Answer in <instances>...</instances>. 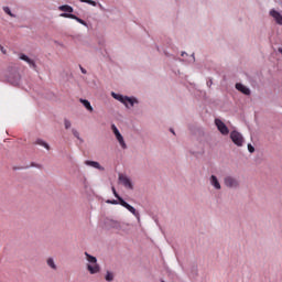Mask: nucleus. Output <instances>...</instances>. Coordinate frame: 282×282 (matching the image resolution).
<instances>
[{
    "mask_svg": "<svg viewBox=\"0 0 282 282\" xmlns=\"http://www.w3.org/2000/svg\"><path fill=\"white\" fill-rule=\"evenodd\" d=\"M210 184L214 186L217 191L221 189V184H219V180H217V176L212 175L210 176Z\"/></svg>",
    "mask_w": 282,
    "mask_h": 282,
    "instance_id": "obj_13",
    "label": "nucleus"
},
{
    "mask_svg": "<svg viewBox=\"0 0 282 282\" xmlns=\"http://www.w3.org/2000/svg\"><path fill=\"white\" fill-rule=\"evenodd\" d=\"M82 69V74H87V70H85V68L80 67Z\"/></svg>",
    "mask_w": 282,
    "mask_h": 282,
    "instance_id": "obj_27",
    "label": "nucleus"
},
{
    "mask_svg": "<svg viewBox=\"0 0 282 282\" xmlns=\"http://www.w3.org/2000/svg\"><path fill=\"white\" fill-rule=\"evenodd\" d=\"M79 102H82V105H84L85 109H87V111H90V113L94 111V107H91V102H89V100L79 99Z\"/></svg>",
    "mask_w": 282,
    "mask_h": 282,
    "instance_id": "obj_14",
    "label": "nucleus"
},
{
    "mask_svg": "<svg viewBox=\"0 0 282 282\" xmlns=\"http://www.w3.org/2000/svg\"><path fill=\"white\" fill-rule=\"evenodd\" d=\"M171 132L175 134V131L173 129H171Z\"/></svg>",
    "mask_w": 282,
    "mask_h": 282,
    "instance_id": "obj_30",
    "label": "nucleus"
},
{
    "mask_svg": "<svg viewBox=\"0 0 282 282\" xmlns=\"http://www.w3.org/2000/svg\"><path fill=\"white\" fill-rule=\"evenodd\" d=\"M230 139L237 147H243V135H241V133H239L238 131H232L230 133Z\"/></svg>",
    "mask_w": 282,
    "mask_h": 282,
    "instance_id": "obj_4",
    "label": "nucleus"
},
{
    "mask_svg": "<svg viewBox=\"0 0 282 282\" xmlns=\"http://www.w3.org/2000/svg\"><path fill=\"white\" fill-rule=\"evenodd\" d=\"M270 15L274 18L279 25H282V15L281 13H279V11L273 9L270 11Z\"/></svg>",
    "mask_w": 282,
    "mask_h": 282,
    "instance_id": "obj_9",
    "label": "nucleus"
},
{
    "mask_svg": "<svg viewBox=\"0 0 282 282\" xmlns=\"http://www.w3.org/2000/svg\"><path fill=\"white\" fill-rule=\"evenodd\" d=\"M278 52H280V54H282V48H279Z\"/></svg>",
    "mask_w": 282,
    "mask_h": 282,
    "instance_id": "obj_29",
    "label": "nucleus"
},
{
    "mask_svg": "<svg viewBox=\"0 0 282 282\" xmlns=\"http://www.w3.org/2000/svg\"><path fill=\"white\" fill-rule=\"evenodd\" d=\"M112 193H113L115 197L118 198L120 206H123V208H127V210H129V213L134 215V217H138L140 215L138 213V210H135L133 208V206L129 205V203L124 202V199H122V197H120V195H118V192H116V187H112Z\"/></svg>",
    "mask_w": 282,
    "mask_h": 282,
    "instance_id": "obj_2",
    "label": "nucleus"
},
{
    "mask_svg": "<svg viewBox=\"0 0 282 282\" xmlns=\"http://www.w3.org/2000/svg\"><path fill=\"white\" fill-rule=\"evenodd\" d=\"M0 50H1V52H2L3 54H6V51H4L3 46H0Z\"/></svg>",
    "mask_w": 282,
    "mask_h": 282,
    "instance_id": "obj_28",
    "label": "nucleus"
},
{
    "mask_svg": "<svg viewBox=\"0 0 282 282\" xmlns=\"http://www.w3.org/2000/svg\"><path fill=\"white\" fill-rule=\"evenodd\" d=\"M64 127L65 129H70L72 128V121H69L68 119L64 120Z\"/></svg>",
    "mask_w": 282,
    "mask_h": 282,
    "instance_id": "obj_21",
    "label": "nucleus"
},
{
    "mask_svg": "<svg viewBox=\"0 0 282 282\" xmlns=\"http://www.w3.org/2000/svg\"><path fill=\"white\" fill-rule=\"evenodd\" d=\"M58 10H61V12H68V14H72V12H74V8L68 4L58 7Z\"/></svg>",
    "mask_w": 282,
    "mask_h": 282,
    "instance_id": "obj_15",
    "label": "nucleus"
},
{
    "mask_svg": "<svg viewBox=\"0 0 282 282\" xmlns=\"http://www.w3.org/2000/svg\"><path fill=\"white\" fill-rule=\"evenodd\" d=\"M215 124L223 135H228V133H230V130H228V127L224 121H221V119H216Z\"/></svg>",
    "mask_w": 282,
    "mask_h": 282,
    "instance_id": "obj_6",
    "label": "nucleus"
},
{
    "mask_svg": "<svg viewBox=\"0 0 282 282\" xmlns=\"http://www.w3.org/2000/svg\"><path fill=\"white\" fill-rule=\"evenodd\" d=\"M20 58H21V61H24L25 63H28V64L30 65V67H33V68L35 69L36 63H34L33 59H31L30 57H28V55L21 54V55H20Z\"/></svg>",
    "mask_w": 282,
    "mask_h": 282,
    "instance_id": "obj_12",
    "label": "nucleus"
},
{
    "mask_svg": "<svg viewBox=\"0 0 282 282\" xmlns=\"http://www.w3.org/2000/svg\"><path fill=\"white\" fill-rule=\"evenodd\" d=\"M46 263H47V265H48L50 268H52V270H56V263H54V259L48 258V259L46 260Z\"/></svg>",
    "mask_w": 282,
    "mask_h": 282,
    "instance_id": "obj_18",
    "label": "nucleus"
},
{
    "mask_svg": "<svg viewBox=\"0 0 282 282\" xmlns=\"http://www.w3.org/2000/svg\"><path fill=\"white\" fill-rule=\"evenodd\" d=\"M116 138L121 147V149H127V143L124 142V138L122 134L119 132V134H116Z\"/></svg>",
    "mask_w": 282,
    "mask_h": 282,
    "instance_id": "obj_16",
    "label": "nucleus"
},
{
    "mask_svg": "<svg viewBox=\"0 0 282 282\" xmlns=\"http://www.w3.org/2000/svg\"><path fill=\"white\" fill-rule=\"evenodd\" d=\"M108 204H118V200H108Z\"/></svg>",
    "mask_w": 282,
    "mask_h": 282,
    "instance_id": "obj_26",
    "label": "nucleus"
},
{
    "mask_svg": "<svg viewBox=\"0 0 282 282\" xmlns=\"http://www.w3.org/2000/svg\"><path fill=\"white\" fill-rule=\"evenodd\" d=\"M248 151L249 153H254V147H252V144H248Z\"/></svg>",
    "mask_w": 282,
    "mask_h": 282,
    "instance_id": "obj_25",
    "label": "nucleus"
},
{
    "mask_svg": "<svg viewBox=\"0 0 282 282\" xmlns=\"http://www.w3.org/2000/svg\"><path fill=\"white\" fill-rule=\"evenodd\" d=\"M119 182H121V184H123L126 188H130V191H133V183H131V180L126 175L119 174Z\"/></svg>",
    "mask_w": 282,
    "mask_h": 282,
    "instance_id": "obj_7",
    "label": "nucleus"
},
{
    "mask_svg": "<svg viewBox=\"0 0 282 282\" xmlns=\"http://www.w3.org/2000/svg\"><path fill=\"white\" fill-rule=\"evenodd\" d=\"M236 89L241 91V94H245V96H250V88L243 86V84H236Z\"/></svg>",
    "mask_w": 282,
    "mask_h": 282,
    "instance_id": "obj_11",
    "label": "nucleus"
},
{
    "mask_svg": "<svg viewBox=\"0 0 282 282\" xmlns=\"http://www.w3.org/2000/svg\"><path fill=\"white\" fill-rule=\"evenodd\" d=\"M86 259L88 261L87 270L91 274H98L100 272V265H98V259L96 257L85 252Z\"/></svg>",
    "mask_w": 282,
    "mask_h": 282,
    "instance_id": "obj_1",
    "label": "nucleus"
},
{
    "mask_svg": "<svg viewBox=\"0 0 282 282\" xmlns=\"http://www.w3.org/2000/svg\"><path fill=\"white\" fill-rule=\"evenodd\" d=\"M112 98H115V100H119V102H122L126 107H133V104H138V99L135 98H131V97H124L122 95H118L116 93H111Z\"/></svg>",
    "mask_w": 282,
    "mask_h": 282,
    "instance_id": "obj_3",
    "label": "nucleus"
},
{
    "mask_svg": "<svg viewBox=\"0 0 282 282\" xmlns=\"http://www.w3.org/2000/svg\"><path fill=\"white\" fill-rule=\"evenodd\" d=\"M59 17H63L64 19H73L74 21H77V23H80L82 25L87 26V22L85 20L72 14V13H62Z\"/></svg>",
    "mask_w": 282,
    "mask_h": 282,
    "instance_id": "obj_8",
    "label": "nucleus"
},
{
    "mask_svg": "<svg viewBox=\"0 0 282 282\" xmlns=\"http://www.w3.org/2000/svg\"><path fill=\"white\" fill-rule=\"evenodd\" d=\"M72 133L77 138V140H80V133H78L76 129H73Z\"/></svg>",
    "mask_w": 282,
    "mask_h": 282,
    "instance_id": "obj_24",
    "label": "nucleus"
},
{
    "mask_svg": "<svg viewBox=\"0 0 282 282\" xmlns=\"http://www.w3.org/2000/svg\"><path fill=\"white\" fill-rule=\"evenodd\" d=\"M3 10H4L6 14H9V17H14V14H12V11H10V8L4 7Z\"/></svg>",
    "mask_w": 282,
    "mask_h": 282,
    "instance_id": "obj_23",
    "label": "nucleus"
},
{
    "mask_svg": "<svg viewBox=\"0 0 282 282\" xmlns=\"http://www.w3.org/2000/svg\"><path fill=\"white\" fill-rule=\"evenodd\" d=\"M80 3H88V6H93L94 8L98 6V3L94 0H80Z\"/></svg>",
    "mask_w": 282,
    "mask_h": 282,
    "instance_id": "obj_19",
    "label": "nucleus"
},
{
    "mask_svg": "<svg viewBox=\"0 0 282 282\" xmlns=\"http://www.w3.org/2000/svg\"><path fill=\"white\" fill-rule=\"evenodd\" d=\"M111 129H112V133H115V135L120 134V130H118V127H116V124H112Z\"/></svg>",
    "mask_w": 282,
    "mask_h": 282,
    "instance_id": "obj_22",
    "label": "nucleus"
},
{
    "mask_svg": "<svg viewBox=\"0 0 282 282\" xmlns=\"http://www.w3.org/2000/svg\"><path fill=\"white\" fill-rule=\"evenodd\" d=\"M35 144H39L40 147H44V149L50 151V144H47V142H45V141L41 140V139H37Z\"/></svg>",
    "mask_w": 282,
    "mask_h": 282,
    "instance_id": "obj_17",
    "label": "nucleus"
},
{
    "mask_svg": "<svg viewBox=\"0 0 282 282\" xmlns=\"http://www.w3.org/2000/svg\"><path fill=\"white\" fill-rule=\"evenodd\" d=\"M85 164L87 166H93V169H97L98 171H105V167H102L101 164L96 161H85Z\"/></svg>",
    "mask_w": 282,
    "mask_h": 282,
    "instance_id": "obj_10",
    "label": "nucleus"
},
{
    "mask_svg": "<svg viewBox=\"0 0 282 282\" xmlns=\"http://www.w3.org/2000/svg\"><path fill=\"white\" fill-rule=\"evenodd\" d=\"M106 281H108V282L113 281V273L108 271L107 274H106Z\"/></svg>",
    "mask_w": 282,
    "mask_h": 282,
    "instance_id": "obj_20",
    "label": "nucleus"
},
{
    "mask_svg": "<svg viewBox=\"0 0 282 282\" xmlns=\"http://www.w3.org/2000/svg\"><path fill=\"white\" fill-rule=\"evenodd\" d=\"M224 184L227 188H238L239 180L235 178L234 176H226L224 178Z\"/></svg>",
    "mask_w": 282,
    "mask_h": 282,
    "instance_id": "obj_5",
    "label": "nucleus"
}]
</instances>
